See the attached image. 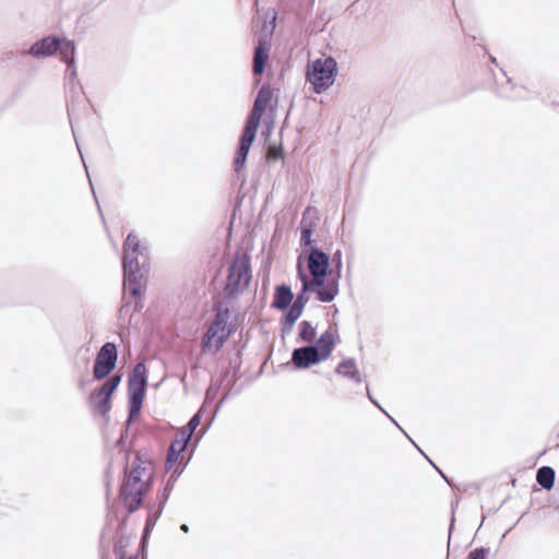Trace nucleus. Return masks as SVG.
I'll return each instance as SVG.
<instances>
[{"label": "nucleus", "mask_w": 559, "mask_h": 559, "mask_svg": "<svg viewBox=\"0 0 559 559\" xmlns=\"http://www.w3.org/2000/svg\"><path fill=\"white\" fill-rule=\"evenodd\" d=\"M235 330L234 324L227 325L213 321L209 330L201 337L200 347L202 354H217L234 334Z\"/></svg>", "instance_id": "obj_8"}, {"label": "nucleus", "mask_w": 559, "mask_h": 559, "mask_svg": "<svg viewBox=\"0 0 559 559\" xmlns=\"http://www.w3.org/2000/svg\"><path fill=\"white\" fill-rule=\"evenodd\" d=\"M230 379H231V371H230L229 362L227 364V366L222 365L219 374H218V384L216 386L210 385L209 389H211V391L214 392L216 389L219 390V388L224 383H226V385L230 388ZM231 390L229 389V392Z\"/></svg>", "instance_id": "obj_35"}, {"label": "nucleus", "mask_w": 559, "mask_h": 559, "mask_svg": "<svg viewBox=\"0 0 559 559\" xmlns=\"http://www.w3.org/2000/svg\"><path fill=\"white\" fill-rule=\"evenodd\" d=\"M234 299H227L224 296H215L213 298V310L215 311L214 322L230 325L229 320L231 318V306L230 302Z\"/></svg>", "instance_id": "obj_20"}, {"label": "nucleus", "mask_w": 559, "mask_h": 559, "mask_svg": "<svg viewBox=\"0 0 559 559\" xmlns=\"http://www.w3.org/2000/svg\"><path fill=\"white\" fill-rule=\"evenodd\" d=\"M262 116H263L262 114L252 110L251 115L246 120L245 127H243L238 140H241L245 142L247 141L248 143L253 144V142L257 138L258 129L261 124Z\"/></svg>", "instance_id": "obj_21"}, {"label": "nucleus", "mask_w": 559, "mask_h": 559, "mask_svg": "<svg viewBox=\"0 0 559 559\" xmlns=\"http://www.w3.org/2000/svg\"><path fill=\"white\" fill-rule=\"evenodd\" d=\"M10 52L11 51H7L3 53V56H4L3 60L9 63H19L20 64L22 62V60L27 57V56H10L9 55Z\"/></svg>", "instance_id": "obj_46"}, {"label": "nucleus", "mask_w": 559, "mask_h": 559, "mask_svg": "<svg viewBox=\"0 0 559 559\" xmlns=\"http://www.w3.org/2000/svg\"><path fill=\"white\" fill-rule=\"evenodd\" d=\"M338 63L332 56L323 55L306 67V82L310 85V91L317 95L326 92L335 82L338 74Z\"/></svg>", "instance_id": "obj_5"}, {"label": "nucleus", "mask_w": 559, "mask_h": 559, "mask_svg": "<svg viewBox=\"0 0 559 559\" xmlns=\"http://www.w3.org/2000/svg\"><path fill=\"white\" fill-rule=\"evenodd\" d=\"M112 396L114 395L103 390L102 386L94 390L88 397L93 413L108 419L112 407Z\"/></svg>", "instance_id": "obj_14"}, {"label": "nucleus", "mask_w": 559, "mask_h": 559, "mask_svg": "<svg viewBox=\"0 0 559 559\" xmlns=\"http://www.w3.org/2000/svg\"><path fill=\"white\" fill-rule=\"evenodd\" d=\"M294 325H295V323H289L288 321L280 319V329H281L282 337L289 334L293 331Z\"/></svg>", "instance_id": "obj_44"}, {"label": "nucleus", "mask_w": 559, "mask_h": 559, "mask_svg": "<svg viewBox=\"0 0 559 559\" xmlns=\"http://www.w3.org/2000/svg\"><path fill=\"white\" fill-rule=\"evenodd\" d=\"M366 391H367V396L369 399V401L378 408L380 409L383 414H386V411L383 408V406L379 403V401L373 397V395L371 394L370 392V389H369V385L366 386Z\"/></svg>", "instance_id": "obj_48"}, {"label": "nucleus", "mask_w": 559, "mask_h": 559, "mask_svg": "<svg viewBox=\"0 0 559 559\" xmlns=\"http://www.w3.org/2000/svg\"><path fill=\"white\" fill-rule=\"evenodd\" d=\"M271 44L269 41L260 43L254 49L252 60V73L254 76V85H259L261 76L265 72L266 63L270 58Z\"/></svg>", "instance_id": "obj_15"}, {"label": "nucleus", "mask_w": 559, "mask_h": 559, "mask_svg": "<svg viewBox=\"0 0 559 559\" xmlns=\"http://www.w3.org/2000/svg\"><path fill=\"white\" fill-rule=\"evenodd\" d=\"M402 432H403V435H404V436H405V437H406V438H407V439H408V440H409V441L415 445V448L417 449V447H418V445H417V444H416V442L412 439V437H409V436L407 435V432H406L404 429H403V431H402Z\"/></svg>", "instance_id": "obj_57"}, {"label": "nucleus", "mask_w": 559, "mask_h": 559, "mask_svg": "<svg viewBox=\"0 0 559 559\" xmlns=\"http://www.w3.org/2000/svg\"><path fill=\"white\" fill-rule=\"evenodd\" d=\"M19 97V93H14L13 96H12V99H11V104L14 103L16 100V98Z\"/></svg>", "instance_id": "obj_62"}, {"label": "nucleus", "mask_w": 559, "mask_h": 559, "mask_svg": "<svg viewBox=\"0 0 559 559\" xmlns=\"http://www.w3.org/2000/svg\"><path fill=\"white\" fill-rule=\"evenodd\" d=\"M217 392L218 389H216L214 392H212L211 389L206 390L204 402L199 407V409L192 415V417L189 419L187 424L198 429V427L202 424V419L206 413V408L214 403Z\"/></svg>", "instance_id": "obj_24"}, {"label": "nucleus", "mask_w": 559, "mask_h": 559, "mask_svg": "<svg viewBox=\"0 0 559 559\" xmlns=\"http://www.w3.org/2000/svg\"><path fill=\"white\" fill-rule=\"evenodd\" d=\"M150 537H151V534L142 532L141 539H140V542H142V548H144L145 546H148Z\"/></svg>", "instance_id": "obj_52"}, {"label": "nucleus", "mask_w": 559, "mask_h": 559, "mask_svg": "<svg viewBox=\"0 0 559 559\" xmlns=\"http://www.w3.org/2000/svg\"><path fill=\"white\" fill-rule=\"evenodd\" d=\"M153 530H154L153 527L145 526V525H144V527H143V532L148 533V534H151V535H152Z\"/></svg>", "instance_id": "obj_60"}, {"label": "nucleus", "mask_w": 559, "mask_h": 559, "mask_svg": "<svg viewBox=\"0 0 559 559\" xmlns=\"http://www.w3.org/2000/svg\"><path fill=\"white\" fill-rule=\"evenodd\" d=\"M283 314L281 319L288 321L289 323H296L297 320L302 316L304 311L297 307L290 305L287 310H282Z\"/></svg>", "instance_id": "obj_37"}, {"label": "nucleus", "mask_w": 559, "mask_h": 559, "mask_svg": "<svg viewBox=\"0 0 559 559\" xmlns=\"http://www.w3.org/2000/svg\"><path fill=\"white\" fill-rule=\"evenodd\" d=\"M231 379H230V390L236 385L237 381L241 378L240 368L242 364V353L241 350H237L233 357L228 359Z\"/></svg>", "instance_id": "obj_30"}, {"label": "nucleus", "mask_w": 559, "mask_h": 559, "mask_svg": "<svg viewBox=\"0 0 559 559\" xmlns=\"http://www.w3.org/2000/svg\"><path fill=\"white\" fill-rule=\"evenodd\" d=\"M191 455L192 454H190L188 457L181 455V457L179 459V463H177L175 466V469L180 471V474H182L190 462Z\"/></svg>", "instance_id": "obj_45"}, {"label": "nucleus", "mask_w": 559, "mask_h": 559, "mask_svg": "<svg viewBox=\"0 0 559 559\" xmlns=\"http://www.w3.org/2000/svg\"><path fill=\"white\" fill-rule=\"evenodd\" d=\"M252 280L251 255L238 249L227 269V275L223 282L224 297L237 299L249 287Z\"/></svg>", "instance_id": "obj_3"}, {"label": "nucleus", "mask_w": 559, "mask_h": 559, "mask_svg": "<svg viewBox=\"0 0 559 559\" xmlns=\"http://www.w3.org/2000/svg\"><path fill=\"white\" fill-rule=\"evenodd\" d=\"M122 378H123V373H121V372L114 374V377L111 379H109V381H107L106 383H104L102 385V389L105 390L106 392H108L109 394L114 395L116 393V391L118 390V388L122 381Z\"/></svg>", "instance_id": "obj_36"}, {"label": "nucleus", "mask_w": 559, "mask_h": 559, "mask_svg": "<svg viewBox=\"0 0 559 559\" xmlns=\"http://www.w3.org/2000/svg\"><path fill=\"white\" fill-rule=\"evenodd\" d=\"M498 509H489L487 513L483 512L481 514V524L485 522L488 514L496 512Z\"/></svg>", "instance_id": "obj_56"}, {"label": "nucleus", "mask_w": 559, "mask_h": 559, "mask_svg": "<svg viewBox=\"0 0 559 559\" xmlns=\"http://www.w3.org/2000/svg\"><path fill=\"white\" fill-rule=\"evenodd\" d=\"M66 74L71 80H74L76 78V75H78V72H76V61L74 62V64H67Z\"/></svg>", "instance_id": "obj_49"}, {"label": "nucleus", "mask_w": 559, "mask_h": 559, "mask_svg": "<svg viewBox=\"0 0 559 559\" xmlns=\"http://www.w3.org/2000/svg\"><path fill=\"white\" fill-rule=\"evenodd\" d=\"M284 76V69L281 70L280 78Z\"/></svg>", "instance_id": "obj_64"}, {"label": "nucleus", "mask_w": 559, "mask_h": 559, "mask_svg": "<svg viewBox=\"0 0 559 559\" xmlns=\"http://www.w3.org/2000/svg\"><path fill=\"white\" fill-rule=\"evenodd\" d=\"M116 559H138L136 555H131L128 558L126 556L115 557Z\"/></svg>", "instance_id": "obj_58"}, {"label": "nucleus", "mask_w": 559, "mask_h": 559, "mask_svg": "<svg viewBox=\"0 0 559 559\" xmlns=\"http://www.w3.org/2000/svg\"><path fill=\"white\" fill-rule=\"evenodd\" d=\"M171 491L173 488L167 486L166 484H163V487L158 489L156 495V502L153 503L155 504V508L158 509V513H163Z\"/></svg>", "instance_id": "obj_33"}, {"label": "nucleus", "mask_w": 559, "mask_h": 559, "mask_svg": "<svg viewBox=\"0 0 559 559\" xmlns=\"http://www.w3.org/2000/svg\"><path fill=\"white\" fill-rule=\"evenodd\" d=\"M323 361L322 356L312 344L296 347L292 352V362L296 370H306Z\"/></svg>", "instance_id": "obj_12"}, {"label": "nucleus", "mask_w": 559, "mask_h": 559, "mask_svg": "<svg viewBox=\"0 0 559 559\" xmlns=\"http://www.w3.org/2000/svg\"><path fill=\"white\" fill-rule=\"evenodd\" d=\"M180 471H176L175 468H173L170 472H169V476L168 478L164 481V484H166L167 486L171 487L174 489V486L176 484V481L178 480V478L180 477Z\"/></svg>", "instance_id": "obj_43"}, {"label": "nucleus", "mask_w": 559, "mask_h": 559, "mask_svg": "<svg viewBox=\"0 0 559 559\" xmlns=\"http://www.w3.org/2000/svg\"><path fill=\"white\" fill-rule=\"evenodd\" d=\"M146 509L147 518L144 525L154 528L162 513H158V509L155 508V504H147Z\"/></svg>", "instance_id": "obj_38"}, {"label": "nucleus", "mask_w": 559, "mask_h": 559, "mask_svg": "<svg viewBox=\"0 0 559 559\" xmlns=\"http://www.w3.org/2000/svg\"><path fill=\"white\" fill-rule=\"evenodd\" d=\"M85 355L83 356V364H84V368H87L88 364H90V356H88V352H90V348L86 347L85 348Z\"/></svg>", "instance_id": "obj_53"}, {"label": "nucleus", "mask_w": 559, "mask_h": 559, "mask_svg": "<svg viewBox=\"0 0 559 559\" xmlns=\"http://www.w3.org/2000/svg\"><path fill=\"white\" fill-rule=\"evenodd\" d=\"M311 211V207H307L305 211L304 216L308 214ZM316 229V222L314 221H306V217L302 218L300 223V248L304 250V252H310L312 247H319L317 245V240L313 239V233Z\"/></svg>", "instance_id": "obj_18"}, {"label": "nucleus", "mask_w": 559, "mask_h": 559, "mask_svg": "<svg viewBox=\"0 0 559 559\" xmlns=\"http://www.w3.org/2000/svg\"><path fill=\"white\" fill-rule=\"evenodd\" d=\"M490 554V548L480 546L471 550L467 555L466 559H488Z\"/></svg>", "instance_id": "obj_39"}, {"label": "nucleus", "mask_w": 559, "mask_h": 559, "mask_svg": "<svg viewBox=\"0 0 559 559\" xmlns=\"http://www.w3.org/2000/svg\"><path fill=\"white\" fill-rule=\"evenodd\" d=\"M118 357V345L115 342L104 343L94 359L93 379L100 381L111 374L117 367Z\"/></svg>", "instance_id": "obj_9"}, {"label": "nucleus", "mask_w": 559, "mask_h": 559, "mask_svg": "<svg viewBox=\"0 0 559 559\" xmlns=\"http://www.w3.org/2000/svg\"><path fill=\"white\" fill-rule=\"evenodd\" d=\"M228 397V393H226L222 401L219 402V404L213 409L211 411L210 413H205V418H204V421L200 428V430L198 431V436H197V439H195V445L200 442V440L204 437V435L207 432V430L211 428V426L213 425L215 418H216V415L222 406V404L227 400Z\"/></svg>", "instance_id": "obj_28"}, {"label": "nucleus", "mask_w": 559, "mask_h": 559, "mask_svg": "<svg viewBox=\"0 0 559 559\" xmlns=\"http://www.w3.org/2000/svg\"><path fill=\"white\" fill-rule=\"evenodd\" d=\"M331 257V265L333 267V274L337 278V283L340 284V280L342 277V269H343V253L341 249L335 250Z\"/></svg>", "instance_id": "obj_34"}, {"label": "nucleus", "mask_w": 559, "mask_h": 559, "mask_svg": "<svg viewBox=\"0 0 559 559\" xmlns=\"http://www.w3.org/2000/svg\"><path fill=\"white\" fill-rule=\"evenodd\" d=\"M323 29H324V25L318 21L311 22L308 26V31L310 32V34H319V33L323 32Z\"/></svg>", "instance_id": "obj_47"}, {"label": "nucleus", "mask_w": 559, "mask_h": 559, "mask_svg": "<svg viewBox=\"0 0 559 559\" xmlns=\"http://www.w3.org/2000/svg\"><path fill=\"white\" fill-rule=\"evenodd\" d=\"M556 481V471L552 466L544 465L536 471V483L540 489L551 490Z\"/></svg>", "instance_id": "obj_25"}, {"label": "nucleus", "mask_w": 559, "mask_h": 559, "mask_svg": "<svg viewBox=\"0 0 559 559\" xmlns=\"http://www.w3.org/2000/svg\"><path fill=\"white\" fill-rule=\"evenodd\" d=\"M60 55V60L66 64H74L76 61L75 52L76 45L74 40H71L64 36H60V45L58 46V50Z\"/></svg>", "instance_id": "obj_26"}, {"label": "nucleus", "mask_w": 559, "mask_h": 559, "mask_svg": "<svg viewBox=\"0 0 559 559\" xmlns=\"http://www.w3.org/2000/svg\"><path fill=\"white\" fill-rule=\"evenodd\" d=\"M341 343L337 323L330 324L321 335L312 343L317 350L322 356L323 360H328L332 355L335 346Z\"/></svg>", "instance_id": "obj_13"}, {"label": "nucleus", "mask_w": 559, "mask_h": 559, "mask_svg": "<svg viewBox=\"0 0 559 559\" xmlns=\"http://www.w3.org/2000/svg\"><path fill=\"white\" fill-rule=\"evenodd\" d=\"M197 429L191 427L189 424H186L185 426L180 427L178 430L174 441L181 444L185 448H188V444L192 438V436L195 433Z\"/></svg>", "instance_id": "obj_31"}, {"label": "nucleus", "mask_w": 559, "mask_h": 559, "mask_svg": "<svg viewBox=\"0 0 559 559\" xmlns=\"http://www.w3.org/2000/svg\"><path fill=\"white\" fill-rule=\"evenodd\" d=\"M152 466L151 460L145 457L141 451L134 453V457L131 462V469L127 477L120 485L119 499L124 502L127 510L126 515H119V506L117 501H110V480L109 473L111 469V462L105 469V485H106V524L100 534V546L105 540V531L111 525L114 521H117L116 533H126L129 516L138 511L143 503V496L151 490L153 486V479L148 468Z\"/></svg>", "instance_id": "obj_1"}, {"label": "nucleus", "mask_w": 559, "mask_h": 559, "mask_svg": "<svg viewBox=\"0 0 559 559\" xmlns=\"http://www.w3.org/2000/svg\"><path fill=\"white\" fill-rule=\"evenodd\" d=\"M457 504H459V500L451 502V519H450V524H449V530H448V545L449 546H451L452 533L455 528V509H456Z\"/></svg>", "instance_id": "obj_40"}, {"label": "nucleus", "mask_w": 559, "mask_h": 559, "mask_svg": "<svg viewBox=\"0 0 559 559\" xmlns=\"http://www.w3.org/2000/svg\"><path fill=\"white\" fill-rule=\"evenodd\" d=\"M417 450L420 454L429 462V464L439 473V475L444 479L449 485H451V479L442 472V469L419 448Z\"/></svg>", "instance_id": "obj_42"}, {"label": "nucleus", "mask_w": 559, "mask_h": 559, "mask_svg": "<svg viewBox=\"0 0 559 559\" xmlns=\"http://www.w3.org/2000/svg\"><path fill=\"white\" fill-rule=\"evenodd\" d=\"M150 249L134 231H130L122 245V305L119 320L131 323L132 316L144 307L146 281L150 273Z\"/></svg>", "instance_id": "obj_2"}, {"label": "nucleus", "mask_w": 559, "mask_h": 559, "mask_svg": "<svg viewBox=\"0 0 559 559\" xmlns=\"http://www.w3.org/2000/svg\"><path fill=\"white\" fill-rule=\"evenodd\" d=\"M187 448L177 443L173 440L165 462V473L168 474L173 468H175L176 464L179 463V459L181 457L182 452H185Z\"/></svg>", "instance_id": "obj_27"}, {"label": "nucleus", "mask_w": 559, "mask_h": 559, "mask_svg": "<svg viewBox=\"0 0 559 559\" xmlns=\"http://www.w3.org/2000/svg\"><path fill=\"white\" fill-rule=\"evenodd\" d=\"M384 415L393 423L394 426H396L399 428V430L403 431V428L399 425V423L388 412Z\"/></svg>", "instance_id": "obj_54"}, {"label": "nucleus", "mask_w": 559, "mask_h": 559, "mask_svg": "<svg viewBox=\"0 0 559 559\" xmlns=\"http://www.w3.org/2000/svg\"><path fill=\"white\" fill-rule=\"evenodd\" d=\"M501 75L504 81H499L495 73L492 78L495 81V94L497 97L509 100H519L525 97V87L516 84L512 78H509L503 69H500Z\"/></svg>", "instance_id": "obj_11"}, {"label": "nucleus", "mask_w": 559, "mask_h": 559, "mask_svg": "<svg viewBox=\"0 0 559 559\" xmlns=\"http://www.w3.org/2000/svg\"><path fill=\"white\" fill-rule=\"evenodd\" d=\"M485 52L488 55L489 61L493 64H497V58L489 53L488 49L484 47Z\"/></svg>", "instance_id": "obj_55"}, {"label": "nucleus", "mask_w": 559, "mask_h": 559, "mask_svg": "<svg viewBox=\"0 0 559 559\" xmlns=\"http://www.w3.org/2000/svg\"><path fill=\"white\" fill-rule=\"evenodd\" d=\"M138 556H141L142 559H147V546L142 548V542H140V545H139Z\"/></svg>", "instance_id": "obj_51"}, {"label": "nucleus", "mask_w": 559, "mask_h": 559, "mask_svg": "<svg viewBox=\"0 0 559 559\" xmlns=\"http://www.w3.org/2000/svg\"><path fill=\"white\" fill-rule=\"evenodd\" d=\"M334 372L338 376L347 378L355 383H361L362 377L354 357L342 359L335 367Z\"/></svg>", "instance_id": "obj_19"}, {"label": "nucleus", "mask_w": 559, "mask_h": 559, "mask_svg": "<svg viewBox=\"0 0 559 559\" xmlns=\"http://www.w3.org/2000/svg\"><path fill=\"white\" fill-rule=\"evenodd\" d=\"M60 45V36L49 34L34 41L29 48L21 50H11L10 56H31L36 59H45L52 56Z\"/></svg>", "instance_id": "obj_10"}, {"label": "nucleus", "mask_w": 559, "mask_h": 559, "mask_svg": "<svg viewBox=\"0 0 559 559\" xmlns=\"http://www.w3.org/2000/svg\"><path fill=\"white\" fill-rule=\"evenodd\" d=\"M79 388H80L81 390H83V389L85 388V381H84V380H80V381H79Z\"/></svg>", "instance_id": "obj_61"}, {"label": "nucleus", "mask_w": 559, "mask_h": 559, "mask_svg": "<svg viewBox=\"0 0 559 559\" xmlns=\"http://www.w3.org/2000/svg\"><path fill=\"white\" fill-rule=\"evenodd\" d=\"M128 424H134L140 415L147 392L148 370L144 361L138 362L127 381Z\"/></svg>", "instance_id": "obj_4"}, {"label": "nucleus", "mask_w": 559, "mask_h": 559, "mask_svg": "<svg viewBox=\"0 0 559 559\" xmlns=\"http://www.w3.org/2000/svg\"><path fill=\"white\" fill-rule=\"evenodd\" d=\"M294 297L290 285L286 283L277 284L274 288L271 308L276 310H287L292 305Z\"/></svg>", "instance_id": "obj_17"}, {"label": "nucleus", "mask_w": 559, "mask_h": 559, "mask_svg": "<svg viewBox=\"0 0 559 559\" xmlns=\"http://www.w3.org/2000/svg\"><path fill=\"white\" fill-rule=\"evenodd\" d=\"M308 253L307 267L309 270L308 275L310 276V282L338 295L340 287L337 278L333 274L330 254L320 247H312L311 251Z\"/></svg>", "instance_id": "obj_6"}, {"label": "nucleus", "mask_w": 559, "mask_h": 559, "mask_svg": "<svg viewBox=\"0 0 559 559\" xmlns=\"http://www.w3.org/2000/svg\"><path fill=\"white\" fill-rule=\"evenodd\" d=\"M251 146V143L238 140L233 160V168L237 175L245 169Z\"/></svg>", "instance_id": "obj_23"}, {"label": "nucleus", "mask_w": 559, "mask_h": 559, "mask_svg": "<svg viewBox=\"0 0 559 559\" xmlns=\"http://www.w3.org/2000/svg\"><path fill=\"white\" fill-rule=\"evenodd\" d=\"M277 106V97L274 98V90L269 83H264L255 97L253 110L264 115L266 110H275Z\"/></svg>", "instance_id": "obj_16"}, {"label": "nucleus", "mask_w": 559, "mask_h": 559, "mask_svg": "<svg viewBox=\"0 0 559 559\" xmlns=\"http://www.w3.org/2000/svg\"><path fill=\"white\" fill-rule=\"evenodd\" d=\"M449 556H450V546L448 545V552H447L445 559H449Z\"/></svg>", "instance_id": "obj_63"}, {"label": "nucleus", "mask_w": 559, "mask_h": 559, "mask_svg": "<svg viewBox=\"0 0 559 559\" xmlns=\"http://www.w3.org/2000/svg\"><path fill=\"white\" fill-rule=\"evenodd\" d=\"M296 277L301 285L300 289L296 295L293 306L297 307L302 311L305 310V307L310 299V294H314L316 299L323 304L332 302L337 296L334 293H332V290L329 292V289H325L323 287L321 288V286L310 282V276L308 275L301 255L297 258Z\"/></svg>", "instance_id": "obj_7"}, {"label": "nucleus", "mask_w": 559, "mask_h": 559, "mask_svg": "<svg viewBox=\"0 0 559 559\" xmlns=\"http://www.w3.org/2000/svg\"><path fill=\"white\" fill-rule=\"evenodd\" d=\"M317 328L308 320H302L298 325L297 342L310 343L316 338Z\"/></svg>", "instance_id": "obj_29"}, {"label": "nucleus", "mask_w": 559, "mask_h": 559, "mask_svg": "<svg viewBox=\"0 0 559 559\" xmlns=\"http://www.w3.org/2000/svg\"><path fill=\"white\" fill-rule=\"evenodd\" d=\"M84 167H85L86 174H88L87 166H86V164H85V163H84ZM87 177H90V175H87ZM88 181H90V186H91L92 193H93V197H94V199H95V202H96V205H97L98 212L100 213V215H103V213H102V209H100V205H99V202H98V199H97V195H96V192H95V189H94V186H93V183H92L91 178H88ZM102 217L104 218V216H102Z\"/></svg>", "instance_id": "obj_50"}, {"label": "nucleus", "mask_w": 559, "mask_h": 559, "mask_svg": "<svg viewBox=\"0 0 559 559\" xmlns=\"http://www.w3.org/2000/svg\"><path fill=\"white\" fill-rule=\"evenodd\" d=\"M133 424H128V418L123 423L119 438L116 441V445L119 448V453L123 456V477H127L130 473L131 466L129 467L130 453L126 450L127 441L129 439L130 427Z\"/></svg>", "instance_id": "obj_22"}, {"label": "nucleus", "mask_w": 559, "mask_h": 559, "mask_svg": "<svg viewBox=\"0 0 559 559\" xmlns=\"http://www.w3.org/2000/svg\"><path fill=\"white\" fill-rule=\"evenodd\" d=\"M117 537L114 542L115 557L126 556L127 547L130 544V537L127 533H116Z\"/></svg>", "instance_id": "obj_32"}, {"label": "nucleus", "mask_w": 559, "mask_h": 559, "mask_svg": "<svg viewBox=\"0 0 559 559\" xmlns=\"http://www.w3.org/2000/svg\"><path fill=\"white\" fill-rule=\"evenodd\" d=\"M180 531H182L183 533H188L189 532V525L183 523L180 525Z\"/></svg>", "instance_id": "obj_59"}, {"label": "nucleus", "mask_w": 559, "mask_h": 559, "mask_svg": "<svg viewBox=\"0 0 559 559\" xmlns=\"http://www.w3.org/2000/svg\"><path fill=\"white\" fill-rule=\"evenodd\" d=\"M283 155H284L283 146H275L272 150H270V152L267 153L266 162L269 164L276 163L283 158Z\"/></svg>", "instance_id": "obj_41"}]
</instances>
